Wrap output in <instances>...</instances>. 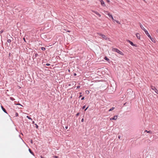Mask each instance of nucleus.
I'll return each mask as SVG.
<instances>
[{"instance_id": "f257e3e1", "label": "nucleus", "mask_w": 158, "mask_h": 158, "mask_svg": "<svg viewBox=\"0 0 158 158\" xmlns=\"http://www.w3.org/2000/svg\"><path fill=\"white\" fill-rule=\"evenodd\" d=\"M112 51L117 52L121 55L123 56L124 55V54L122 52L117 48H114L112 49Z\"/></svg>"}, {"instance_id": "f03ea898", "label": "nucleus", "mask_w": 158, "mask_h": 158, "mask_svg": "<svg viewBox=\"0 0 158 158\" xmlns=\"http://www.w3.org/2000/svg\"><path fill=\"white\" fill-rule=\"evenodd\" d=\"M97 34L98 35L101 36L103 39L106 40H107L108 39V37H106L105 35L102 34H101L100 33H97Z\"/></svg>"}, {"instance_id": "7ed1b4c3", "label": "nucleus", "mask_w": 158, "mask_h": 158, "mask_svg": "<svg viewBox=\"0 0 158 158\" xmlns=\"http://www.w3.org/2000/svg\"><path fill=\"white\" fill-rule=\"evenodd\" d=\"M127 41L132 46H135V47H137V46L136 44H134L130 40H127Z\"/></svg>"}, {"instance_id": "20e7f679", "label": "nucleus", "mask_w": 158, "mask_h": 158, "mask_svg": "<svg viewBox=\"0 0 158 158\" xmlns=\"http://www.w3.org/2000/svg\"><path fill=\"white\" fill-rule=\"evenodd\" d=\"M99 1L101 2V5L102 6H106L103 0H99Z\"/></svg>"}, {"instance_id": "39448f33", "label": "nucleus", "mask_w": 158, "mask_h": 158, "mask_svg": "<svg viewBox=\"0 0 158 158\" xmlns=\"http://www.w3.org/2000/svg\"><path fill=\"white\" fill-rule=\"evenodd\" d=\"M118 117V115H115L113 117L110 118V120H116L117 119Z\"/></svg>"}, {"instance_id": "423d86ee", "label": "nucleus", "mask_w": 158, "mask_h": 158, "mask_svg": "<svg viewBox=\"0 0 158 158\" xmlns=\"http://www.w3.org/2000/svg\"><path fill=\"white\" fill-rule=\"evenodd\" d=\"M92 12L98 15L99 17H100L101 16V15L99 14L97 11L94 10H92Z\"/></svg>"}, {"instance_id": "0eeeda50", "label": "nucleus", "mask_w": 158, "mask_h": 158, "mask_svg": "<svg viewBox=\"0 0 158 158\" xmlns=\"http://www.w3.org/2000/svg\"><path fill=\"white\" fill-rule=\"evenodd\" d=\"M107 15H108V16H109V17L110 18H111L113 20H114V18H113V16L112 15L110 14L109 13H108L107 14Z\"/></svg>"}, {"instance_id": "6e6552de", "label": "nucleus", "mask_w": 158, "mask_h": 158, "mask_svg": "<svg viewBox=\"0 0 158 158\" xmlns=\"http://www.w3.org/2000/svg\"><path fill=\"white\" fill-rule=\"evenodd\" d=\"M1 108L2 110L6 113L8 114L7 112L6 111V109L3 107V106H1Z\"/></svg>"}, {"instance_id": "1a4fd4ad", "label": "nucleus", "mask_w": 158, "mask_h": 158, "mask_svg": "<svg viewBox=\"0 0 158 158\" xmlns=\"http://www.w3.org/2000/svg\"><path fill=\"white\" fill-rule=\"evenodd\" d=\"M145 34L148 36V37L149 38L151 37V35L149 34V33H148V32L147 30L145 31Z\"/></svg>"}, {"instance_id": "9d476101", "label": "nucleus", "mask_w": 158, "mask_h": 158, "mask_svg": "<svg viewBox=\"0 0 158 158\" xmlns=\"http://www.w3.org/2000/svg\"><path fill=\"white\" fill-rule=\"evenodd\" d=\"M140 26L141 28L144 31H147L143 27V25L140 23Z\"/></svg>"}, {"instance_id": "9b49d317", "label": "nucleus", "mask_w": 158, "mask_h": 158, "mask_svg": "<svg viewBox=\"0 0 158 158\" xmlns=\"http://www.w3.org/2000/svg\"><path fill=\"white\" fill-rule=\"evenodd\" d=\"M136 36L137 39H140V35L138 33H136Z\"/></svg>"}, {"instance_id": "f8f14e48", "label": "nucleus", "mask_w": 158, "mask_h": 158, "mask_svg": "<svg viewBox=\"0 0 158 158\" xmlns=\"http://www.w3.org/2000/svg\"><path fill=\"white\" fill-rule=\"evenodd\" d=\"M150 40H152V41L154 42V43H155L156 42V41L153 38H152L151 36V37L150 38H149Z\"/></svg>"}, {"instance_id": "ddd939ff", "label": "nucleus", "mask_w": 158, "mask_h": 158, "mask_svg": "<svg viewBox=\"0 0 158 158\" xmlns=\"http://www.w3.org/2000/svg\"><path fill=\"white\" fill-rule=\"evenodd\" d=\"M104 59L106 60L107 61H108L109 62V61H110V59L108 58L106 56H105L104 58Z\"/></svg>"}, {"instance_id": "4468645a", "label": "nucleus", "mask_w": 158, "mask_h": 158, "mask_svg": "<svg viewBox=\"0 0 158 158\" xmlns=\"http://www.w3.org/2000/svg\"><path fill=\"white\" fill-rule=\"evenodd\" d=\"M29 152L31 154H32L33 155H34V154L33 152H32V151L30 149V148L29 149Z\"/></svg>"}, {"instance_id": "2eb2a0df", "label": "nucleus", "mask_w": 158, "mask_h": 158, "mask_svg": "<svg viewBox=\"0 0 158 158\" xmlns=\"http://www.w3.org/2000/svg\"><path fill=\"white\" fill-rule=\"evenodd\" d=\"M151 88L152 90H155L156 89V87L155 86H151Z\"/></svg>"}, {"instance_id": "dca6fc26", "label": "nucleus", "mask_w": 158, "mask_h": 158, "mask_svg": "<svg viewBox=\"0 0 158 158\" xmlns=\"http://www.w3.org/2000/svg\"><path fill=\"white\" fill-rule=\"evenodd\" d=\"M10 99L12 101H13L15 100V99L13 98L12 97H10Z\"/></svg>"}, {"instance_id": "f3484780", "label": "nucleus", "mask_w": 158, "mask_h": 158, "mask_svg": "<svg viewBox=\"0 0 158 158\" xmlns=\"http://www.w3.org/2000/svg\"><path fill=\"white\" fill-rule=\"evenodd\" d=\"M147 131L148 133H149L150 134H152V132L151 131Z\"/></svg>"}, {"instance_id": "a211bd4d", "label": "nucleus", "mask_w": 158, "mask_h": 158, "mask_svg": "<svg viewBox=\"0 0 158 158\" xmlns=\"http://www.w3.org/2000/svg\"><path fill=\"white\" fill-rule=\"evenodd\" d=\"M114 107H112L109 110V111H111L113 110H114Z\"/></svg>"}, {"instance_id": "6ab92c4d", "label": "nucleus", "mask_w": 158, "mask_h": 158, "mask_svg": "<svg viewBox=\"0 0 158 158\" xmlns=\"http://www.w3.org/2000/svg\"><path fill=\"white\" fill-rule=\"evenodd\" d=\"M113 21H114L116 22V23H117L118 24H120V23L119 22V21H117V20L114 19V20Z\"/></svg>"}, {"instance_id": "aec40b11", "label": "nucleus", "mask_w": 158, "mask_h": 158, "mask_svg": "<svg viewBox=\"0 0 158 158\" xmlns=\"http://www.w3.org/2000/svg\"><path fill=\"white\" fill-rule=\"evenodd\" d=\"M27 118H28V119H30V120H32V118H31L29 116H27Z\"/></svg>"}, {"instance_id": "412c9836", "label": "nucleus", "mask_w": 158, "mask_h": 158, "mask_svg": "<svg viewBox=\"0 0 158 158\" xmlns=\"http://www.w3.org/2000/svg\"><path fill=\"white\" fill-rule=\"evenodd\" d=\"M41 49L43 51H44L46 49L44 47H42L41 48Z\"/></svg>"}, {"instance_id": "4be33fe9", "label": "nucleus", "mask_w": 158, "mask_h": 158, "mask_svg": "<svg viewBox=\"0 0 158 158\" xmlns=\"http://www.w3.org/2000/svg\"><path fill=\"white\" fill-rule=\"evenodd\" d=\"M11 41V40H10V39H8L7 40V42L8 43H10Z\"/></svg>"}, {"instance_id": "5701e85b", "label": "nucleus", "mask_w": 158, "mask_h": 158, "mask_svg": "<svg viewBox=\"0 0 158 158\" xmlns=\"http://www.w3.org/2000/svg\"><path fill=\"white\" fill-rule=\"evenodd\" d=\"M35 127H36V128L38 129L39 127L38 125L36 123L35 124Z\"/></svg>"}, {"instance_id": "b1692460", "label": "nucleus", "mask_w": 158, "mask_h": 158, "mask_svg": "<svg viewBox=\"0 0 158 158\" xmlns=\"http://www.w3.org/2000/svg\"><path fill=\"white\" fill-rule=\"evenodd\" d=\"M154 91L156 93L158 94V91L156 89Z\"/></svg>"}, {"instance_id": "393cba45", "label": "nucleus", "mask_w": 158, "mask_h": 158, "mask_svg": "<svg viewBox=\"0 0 158 158\" xmlns=\"http://www.w3.org/2000/svg\"><path fill=\"white\" fill-rule=\"evenodd\" d=\"M19 116V114H18V113L17 112H16L15 113V117H17Z\"/></svg>"}, {"instance_id": "a878e982", "label": "nucleus", "mask_w": 158, "mask_h": 158, "mask_svg": "<svg viewBox=\"0 0 158 158\" xmlns=\"http://www.w3.org/2000/svg\"><path fill=\"white\" fill-rule=\"evenodd\" d=\"M38 56V54L37 53H35V57H37Z\"/></svg>"}, {"instance_id": "bb28decb", "label": "nucleus", "mask_w": 158, "mask_h": 158, "mask_svg": "<svg viewBox=\"0 0 158 158\" xmlns=\"http://www.w3.org/2000/svg\"><path fill=\"white\" fill-rule=\"evenodd\" d=\"M3 30H1L0 31V34H2V33H3Z\"/></svg>"}, {"instance_id": "cd10ccee", "label": "nucleus", "mask_w": 158, "mask_h": 158, "mask_svg": "<svg viewBox=\"0 0 158 158\" xmlns=\"http://www.w3.org/2000/svg\"><path fill=\"white\" fill-rule=\"evenodd\" d=\"M85 106H83V107H82V109H84L85 108Z\"/></svg>"}, {"instance_id": "c85d7f7f", "label": "nucleus", "mask_w": 158, "mask_h": 158, "mask_svg": "<svg viewBox=\"0 0 158 158\" xmlns=\"http://www.w3.org/2000/svg\"><path fill=\"white\" fill-rule=\"evenodd\" d=\"M46 65L47 66H49L50 65V64H49V63H47L46 64Z\"/></svg>"}, {"instance_id": "c756f323", "label": "nucleus", "mask_w": 158, "mask_h": 158, "mask_svg": "<svg viewBox=\"0 0 158 158\" xmlns=\"http://www.w3.org/2000/svg\"><path fill=\"white\" fill-rule=\"evenodd\" d=\"M85 97H83L81 98V100H83L84 99Z\"/></svg>"}, {"instance_id": "7c9ffc66", "label": "nucleus", "mask_w": 158, "mask_h": 158, "mask_svg": "<svg viewBox=\"0 0 158 158\" xmlns=\"http://www.w3.org/2000/svg\"><path fill=\"white\" fill-rule=\"evenodd\" d=\"M79 114H80L79 113H77L76 115V116H79Z\"/></svg>"}, {"instance_id": "2f4dec72", "label": "nucleus", "mask_w": 158, "mask_h": 158, "mask_svg": "<svg viewBox=\"0 0 158 158\" xmlns=\"http://www.w3.org/2000/svg\"><path fill=\"white\" fill-rule=\"evenodd\" d=\"M80 86L79 85L77 86V89H79L80 88Z\"/></svg>"}, {"instance_id": "473e14b6", "label": "nucleus", "mask_w": 158, "mask_h": 158, "mask_svg": "<svg viewBox=\"0 0 158 158\" xmlns=\"http://www.w3.org/2000/svg\"><path fill=\"white\" fill-rule=\"evenodd\" d=\"M88 107L89 106H88L87 108H85V111H86L88 109Z\"/></svg>"}, {"instance_id": "72a5a7b5", "label": "nucleus", "mask_w": 158, "mask_h": 158, "mask_svg": "<svg viewBox=\"0 0 158 158\" xmlns=\"http://www.w3.org/2000/svg\"><path fill=\"white\" fill-rule=\"evenodd\" d=\"M84 121V118H82L81 120V122H83Z\"/></svg>"}, {"instance_id": "f704fd0d", "label": "nucleus", "mask_w": 158, "mask_h": 158, "mask_svg": "<svg viewBox=\"0 0 158 158\" xmlns=\"http://www.w3.org/2000/svg\"><path fill=\"white\" fill-rule=\"evenodd\" d=\"M68 128V126H66L65 127V129H67Z\"/></svg>"}, {"instance_id": "c9c22d12", "label": "nucleus", "mask_w": 158, "mask_h": 158, "mask_svg": "<svg viewBox=\"0 0 158 158\" xmlns=\"http://www.w3.org/2000/svg\"><path fill=\"white\" fill-rule=\"evenodd\" d=\"M54 158H58V156H54Z\"/></svg>"}, {"instance_id": "e433bc0d", "label": "nucleus", "mask_w": 158, "mask_h": 158, "mask_svg": "<svg viewBox=\"0 0 158 158\" xmlns=\"http://www.w3.org/2000/svg\"><path fill=\"white\" fill-rule=\"evenodd\" d=\"M120 137H121V136L120 135H118V138L119 139H120Z\"/></svg>"}, {"instance_id": "4c0bfd02", "label": "nucleus", "mask_w": 158, "mask_h": 158, "mask_svg": "<svg viewBox=\"0 0 158 158\" xmlns=\"http://www.w3.org/2000/svg\"><path fill=\"white\" fill-rule=\"evenodd\" d=\"M65 31H66L67 32H70V31H69V30H65Z\"/></svg>"}, {"instance_id": "58836bf2", "label": "nucleus", "mask_w": 158, "mask_h": 158, "mask_svg": "<svg viewBox=\"0 0 158 158\" xmlns=\"http://www.w3.org/2000/svg\"><path fill=\"white\" fill-rule=\"evenodd\" d=\"M32 124H35V122L34 121H33L32 122Z\"/></svg>"}, {"instance_id": "ea45409f", "label": "nucleus", "mask_w": 158, "mask_h": 158, "mask_svg": "<svg viewBox=\"0 0 158 158\" xmlns=\"http://www.w3.org/2000/svg\"><path fill=\"white\" fill-rule=\"evenodd\" d=\"M17 105H20V106H22V105H21V104H20V103L18 104H17Z\"/></svg>"}, {"instance_id": "a19ab883", "label": "nucleus", "mask_w": 158, "mask_h": 158, "mask_svg": "<svg viewBox=\"0 0 158 158\" xmlns=\"http://www.w3.org/2000/svg\"><path fill=\"white\" fill-rule=\"evenodd\" d=\"M71 85V84H69V86H70Z\"/></svg>"}, {"instance_id": "79ce46f5", "label": "nucleus", "mask_w": 158, "mask_h": 158, "mask_svg": "<svg viewBox=\"0 0 158 158\" xmlns=\"http://www.w3.org/2000/svg\"><path fill=\"white\" fill-rule=\"evenodd\" d=\"M74 76H76V73H74Z\"/></svg>"}, {"instance_id": "37998d69", "label": "nucleus", "mask_w": 158, "mask_h": 158, "mask_svg": "<svg viewBox=\"0 0 158 158\" xmlns=\"http://www.w3.org/2000/svg\"><path fill=\"white\" fill-rule=\"evenodd\" d=\"M41 158H45V157H43V156H41Z\"/></svg>"}, {"instance_id": "c03bdc74", "label": "nucleus", "mask_w": 158, "mask_h": 158, "mask_svg": "<svg viewBox=\"0 0 158 158\" xmlns=\"http://www.w3.org/2000/svg\"><path fill=\"white\" fill-rule=\"evenodd\" d=\"M74 84V82H73H73L72 83V85H73Z\"/></svg>"}, {"instance_id": "a18cd8bd", "label": "nucleus", "mask_w": 158, "mask_h": 158, "mask_svg": "<svg viewBox=\"0 0 158 158\" xmlns=\"http://www.w3.org/2000/svg\"><path fill=\"white\" fill-rule=\"evenodd\" d=\"M87 93H88V92L89 93V91L88 90L86 91V93H87Z\"/></svg>"}, {"instance_id": "49530a36", "label": "nucleus", "mask_w": 158, "mask_h": 158, "mask_svg": "<svg viewBox=\"0 0 158 158\" xmlns=\"http://www.w3.org/2000/svg\"><path fill=\"white\" fill-rule=\"evenodd\" d=\"M87 93H88V92L89 93V91L88 90L86 91V93H87Z\"/></svg>"}, {"instance_id": "de8ad7c7", "label": "nucleus", "mask_w": 158, "mask_h": 158, "mask_svg": "<svg viewBox=\"0 0 158 158\" xmlns=\"http://www.w3.org/2000/svg\"><path fill=\"white\" fill-rule=\"evenodd\" d=\"M81 96H82L81 95H80V96L79 97V98L81 97Z\"/></svg>"}, {"instance_id": "09e8293b", "label": "nucleus", "mask_w": 158, "mask_h": 158, "mask_svg": "<svg viewBox=\"0 0 158 158\" xmlns=\"http://www.w3.org/2000/svg\"><path fill=\"white\" fill-rule=\"evenodd\" d=\"M156 32H157V33H158V30H156Z\"/></svg>"}, {"instance_id": "8fccbe9b", "label": "nucleus", "mask_w": 158, "mask_h": 158, "mask_svg": "<svg viewBox=\"0 0 158 158\" xmlns=\"http://www.w3.org/2000/svg\"><path fill=\"white\" fill-rule=\"evenodd\" d=\"M79 94H82V93H81V92H80V93H79Z\"/></svg>"}, {"instance_id": "3c124183", "label": "nucleus", "mask_w": 158, "mask_h": 158, "mask_svg": "<svg viewBox=\"0 0 158 158\" xmlns=\"http://www.w3.org/2000/svg\"><path fill=\"white\" fill-rule=\"evenodd\" d=\"M23 39H24V40L25 41V38H23Z\"/></svg>"}, {"instance_id": "603ef678", "label": "nucleus", "mask_w": 158, "mask_h": 158, "mask_svg": "<svg viewBox=\"0 0 158 158\" xmlns=\"http://www.w3.org/2000/svg\"><path fill=\"white\" fill-rule=\"evenodd\" d=\"M126 104V103H124V105H125V104Z\"/></svg>"}, {"instance_id": "864d4df0", "label": "nucleus", "mask_w": 158, "mask_h": 158, "mask_svg": "<svg viewBox=\"0 0 158 158\" xmlns=\"http://www.w3.org/2000/svg\"><path fill=\"white\" fill-rule=\"evenodd\" d=\"M11 38L12 39H13V38H12L11 37Z\"/></svg>"}, {"instance_id": "5fc2aeb1", "label": "nucleus", "mask_w": 158, "mask_h": 158, "mask_svg": "<svg viewBox=\"0 0 158 158\" xmlns=\"http://www.w3.org/2000/svg\"><path fill=\"white\" fill-rule=\"evenodd\" d=\"M10 54H9L10 56Z\"/></svg>"}]
</instances>
